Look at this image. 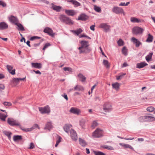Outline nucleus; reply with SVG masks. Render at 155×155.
<instances>
[{"label":"nucleus","mask_w":155,"mask_h":155,"mask_svg":"<svg viewBox=\"0 0 155 155\" xmlns=\"http://www.w3.org/2000/svg\"><path fill=\"white\" fill-rule=\"evenodd\" d=\"M148 37L146 40V41L149 43L152 42L153 39V36L150 34H148Z\"/></svg>","instance_id":"7c9ffc66"},{"label":"nucleus","mask_w":155,"mask_h":155,"mask_svg":"<svg viewBox=\"0 0 155 155\" xmlns=\"http://www.w3.org/2000/svg\"><path fill=\"white\" fill-rule=\"evenodd\" d=\"M13 140L14 141H17L22 139V136L21 135H15L13 137Z\"/></svg>","instance_id":"2f4dec72"},{"label":"nucleus","mask_w":155,"mask_h":155,"mask_svg":"<svg viewBox=\"0 0 155 155\" xmlns=\"http://www.w3.org/2000/svg\"><path fill=\"white\" fill-rule=\"evenodd\" d=\"M71 137L72 140L76 141L77 140L78 137L76 132L73 129L70 130Z\"/></svg>","instance_id":"9b49d317"},{"label":"nucleus","mask_w":155,"mask_h":155,"mask_svg":"<svg viewBox=\"0 0 155 155\" xmlns=\"http://www.w3.org/2000/svg\"><path fill=\"white\" fill-rule=\"evenodd\" d=\"M6 68L9 72L12 75L15 74V69H13V66L9 65H6Z\"/></svg>","instance_id":"f8f14e48"},{"label":"nucleus","mask_w":155,"mask_h":155,"mask_svg":"<svg viewBox=\"0 0 155 155\" xmlns=\"http://www.w3.org/2000/svg\"><path fill=\"white\" fill-rule=\"evenodd\" d=\"M98 125L97 123L95 121H93L91 127L93 128H94L95 127L97 126Z\"/></svg>","instance_id":"864d4df0"},{"label":"nucleus","mask_w":155,"mask_h":155,"mask_svg":"<svg viewBox=\"0 0 155 155\" xmlns=\"http://www.w3.org/2000/svg\"><path fill=\"white\" fill-rule=\"evenodd\" d=\"M120 144L124 147L125 148H129L133 150H134V148L130 145L128 144L120 143Z\"/></svg>","instance_id":"72a5a7b5"},{"label":"nucleus","mask_w":155,"mask_h":155,"mask_svg":"<svg viewBox=\"0 0 155 155\" xmlns=\"http://www.w3.org/2000/svg\"><path fill=\"white\" fill-rule=\"evenodd\" d=\"M0 5L2 6L3 7H5L6 6V3L2 1H0Z\"/></svg>","instance_id":"13d9d810"},{"label":"nucleus","mask_w":155,"mask_h":155,"mask_svg":"<svg viewBox=\"0 0 155 155\" xmlns=\"http://www.w3.org/2000/svg\"><path fill=\"white\" fill-rule=\"evenodd\" d=\"M122 52L123 54L124 55L126 56L127 55V49H126V47L125 46L123 47L122 50Z\"/></svg>","instance_id":"79ce46f5"},{"label":"nucleus","mask_w":155,"mask_h":155,"mask_svg":"<svg viewBox=\"0 0 155 155\" xmlns=\"http://www.w3.org/2000/svg\"><path fill=\"white\" fill-rule=\"evenodd\" d=\"M51 45V44L49 43H46L45 45L44 46L43 50H44L45 49L47 48L48 46H50Z\"/></svg>","instance_id":"6e6d98bb"},{"label":"nucleus","mask_w":155,"mask_h":155,"mask_svg":"<svg viewBox=\"0 0 155 155\" xmlns=\"http://www.w3.org/2000/svg\"><path fill=\"white\" fill-rule=\"evenodd\" d=\"M148 65L147 63L145 62H141L140 63H138L136 64V68L139 69L142 68L145 66Z\"/></svg>","instance_id":"f3484780"},{"label":"nucleus","mask_w":155,"mask_h":155,"mask_svg":"<svg viewBox=\"0 0 155 155\" xmlns=\"http://www.w3.org/2000/svg\"><path fill=\"white\" fill-rule=\"evenodd\" d=\"M154 108L153 107L150 106L148 107L147 109V110L149 112H151L153 111L154 110Z\"/></svg>","instance_id":"3c124183"},{"label":"nucleus","mask_w":155,"mask_h":155,"mask_svg":"<svg viewBox=\"0 0 155 155\" xmlns=\"http://www.w3.org/2000/svg\"><path fill=\"white\" fill-rule=\"evenodd\" d=\"M102 130L97 128L93 133V136L95 138H100L102 136Z\"/></svg>","instance_id":"39448f33"},{"label":"nucleus","mask_w":155,"mask_h":155,"mask_svg":"<svg viewBox=\"0 0 155 155\" xmlns=\"http://www.w3.org/2000/svg\"><path fill=\"white\" fill-rule=\"evenodd\" d=\"M131 40L134 44H135L136 47H139L140 45L142 44V43L134 37H132L131 38Z\"/></svg>","instance_id":"4468645a"},{"label":"nucleus","mask_w":155,"mask_h":155,"mask_svg":"<svg viewBox=\"0 0 155 155\" xmlns=\"http://www.w3.org/2000/svg\"><path fill=\"white\" fill-rule=\"evenodd\" d=\"M3 104L5 105L6 106H7L8 107H9L11 106L12 105V103L10 102H4L3 103Z\"/></svg>","instance_id":"603ef678"},{"label":"nucleus","mask_w":155,"mask_h":155,"mask_svg":"<svg viewBox=\"0 0 155 155\" xmlns=\"http://www.w3.org/2000/svg\"><path fill=\"white\" fill-rule=\"evenodd\" d=\"M52 126L51 122H48L45 125V129H47L50 130L52 128Z\"/></svg>","instance_id":"cd10ccee"},{"label":"nucleus","mask_w":155,"mask_h":155,"mask_svg":"<svg viewBox=\"0 0 155 155\" xmlns=\"http://www.w3.org/2000/svg\"><path fill=\"white\" fill-rule=\"evenodd\" d=\"M78 76L81 79V81L82 82H84L86 80V78L81 74H78Z\"/></svg>","instance_id":"4c0bfd02"},{"label":"nucleus","mask_w":155,"mask_h":155,"mask_svg":"<svg viewBox=\"0 0 155 155\" xmlns=\"http://www.w3.org/2000/svg\"><path fill=\"white\" fill-rule=\"evenodd\" d=\"M31 64L32 68L37 69H40L42 67V64L41 63H32Z\"/></svg>","instance_id":"2eb2a0df"},{"label":"nucleus","mask_w":155,"mask_h":155,"mask_svg":"<svg viewBox=\"0 0 155 155\" xmlns=\"http://www.w3.org/2000/svg\"><path fill=\"white\" fill-rule=\"evenodd\" d=\"M63 70L65 71H72V69L69 67H64L63 68Z\"/></svg>","instance_id":"4d7b16f0"},{"label":"nucleus","mask_w":155,"mask_h":155,"mask_svg":"<svg viewBox=\"0 0 155 155\" xmlns=\"http://www.w3.org/2000/svg\"><path fill=\"white\" fill-rule=\"evenodd\" d=\"M112 86L113 88L115 89L116 90H117L119 88L120 86V84L117 82H116L112 84Z\"/></svg>","instance_id":"e433bc0d"},{"label":"nucleus","mask_w":155,"mask_h":155,"mask_svg":"<svg viewBox=\"0 0 155 155\" xmlns=\"http://www.w3.org/2000/svg\"><path fill=\"white\" fill-rule=\"evenodd\" d=\"M74 90L78 91H83L84 90V88L81 85H76L74 88Z\"/></svg>","instance_id":"c756f323"},{"label":"nucleus","mask_w":155,"mask_h":155,"mask_svg":"<svg viewBox=\"0 0 155 155\" xmlns=\"http://www.w3.org/2000/svg\"><path fill=\"white\" fill-rule=\"evenodd\" d=\"M80 125L81 127L82 128L84 129L85 123L82 121H80Z\"/></svg>","instance_id":"bf43d9fd"},{"label":"nucleus","mask_w":155,"mask_h":155,"mask_svg":"<svg viewBox=\"0 0 155 155\" xmlns=\"http://www.w3.org/2000/svg\"><path fill=\"white\" fill-rule=\"evenodd\" d=\"M41 37H38L37 36H34L31 37V38L29 39L31 41H33L36 39H39L41 38Z\"/></svg>","instance_id":"8fccbe9b"},{"label":"nucleus","mask_w":155,"mask_h":155,"mask_svg":"<svg viewBox=\"0 0 155 155\" xmlns=\"http://www.w3.org/2000/svg\"><path fill=\"white\" fill-rule=\"evenodd\" d=\"M84 48L85 49V50L86 51V53H88L91 50L90 48H89L88 47H86V48Z\"/></svg>","instance_id":"e2e57ef3"},{"label":"nucleus","mask_w":155,"mask_h":155,"mask_svg":"<svg viewBox=\"0 0 155 155\" xmlns=\"http://www.w3.org/2000/svg\"><path fill=\"white\" fill-rule=\"evenodd\" d=\"M58 139L57 140L56 143H59L61 141V139H62L61 137L60 136H58Z\"/></svg>","instance_id":"0e129e2a"},{"label":"nucleus","mask_w":155,"mask_h":155,"mask_svg":"<svg viewBox=\"0 0 155 155\" xmlns=\"http://www.w3.org/2000/svg\"><path fill=\"white\" fill-rule=\"evenodd\" d=\"M117 43L119 46H123L124 44V41L121 39H119L117 41Z\"/></svg>","instance_id":"c03bdc74"},{"label":"nucleus","mask_w":155,"mask_h":155,"mask_svg":"<svg viewBox=\"0 0 155 155\" xmlns=\"http://www.w3.org/2000/svg\"><path fill=\"white\" fill-rule=\"evenodd\" d=\"M32 72H34L36 74H38L41 75V72L39 70H37L35 71V70H33L32 71Z\"/></svg>","instance_id":"69168bd1"},{"label":"nucleus","mask_w":155,"mask_h":155,"mask_svg":"<svg viewBox=\"0 0 155 155\" xmlns=\"http://www.w3.org/2000/svg\"><path fill=\"white\" fill-rule=\"evenodd\" d=\"M38 128L39 129H40L38 124H35L33 125V126H32V127L29 128V130H30V131L32 130H33V129H34L36 128Z\"/></svg>","instance_id":"09e8293b"},{"label":"nucleus","mask_w":155,"mask_h":155,"mask_svg":"<svg viewBox=\"0 0 155 155\" xmlns=\"http://www.w3.org/2000/svg\"><path fill=\"white\" fill-rule=\"evenodd\" d=\"M3 134L7 136L8 138V139L10 140L11 139V135L12 134V132L10 131H3Z\"/></svg>","instance_id":"bb28decb"},{"label":"nucleus","mask_w":155,"mask_h":155,"mask_svg":"<svg viewBox=\"0 0 155 155\" xmlns=\"http://www.w3.org/2000/svg\"><path fill=\"white\" fill-rule=\"evenodd\" d=\"M5 113H6V114L0 113V119L3 121H5L6 117L7 116L6 112H5Z\"/></svg>","instance_id":"58836bf2"},{"label":"nucleus","mask_w":155,"mask_h":155,"mask_svg":"<svg viewBox=\"0 0 155 155\" xmlns=\"http://www.w3.org/2000/svg\"><path fill=\"white\" fill-rule=\"evenodd\" d=\"M62 8L61 6L53 5L52 6L53 9L56 11L57 12H60Z\"/></svg>","instance_id":"b1692460"},{"label":"nucleus","mask_w":155,"mask_h":155,"mask_svg":"<svg viewBox=\"0 0 155 155\" xmlns=\"http://www.w3.org/2000/svg\"><path fill=\"white\" fill-rule=\"evenodd\" d=\"M35 148V145L33 143H30V146L28 148L30 149H34Z\"/></svg>","instance_id":"052dcab7"},{"label":"nucleus","mask_w":155,"mask_h":155,"mask_svg":"<svg viewBox=\"0 0 155 155\" xmlns=\"http://www.w3.org/2000/svg\"><path fill=\"white\" fill-rule=\"evenodd\" d=\"M43 31L46 33L47 34L53 37L54 36V34L53 33V30L48 27H46L44 30Z\"/></svg>","instance_id":"6e6552de"},{"label":"nucleus","mask_w":155,"mask_h":155,"mask_svg":"<svg viewBox=\"0 0 155 155\" xmlns=\"http://www.w3.org/2000/svg\"><path fill=\"white\" fill-rule=\"evenodd\" d=\"M146 116L140 117L139 119V120L140 122L146 121Z\"/></svg>","instance_id":"37998d69"},{"label":"nucleus","mask_w":155,"mask_h":155,"mask_svg":"<svg viewBox=\"0 0 155 155\" xmlns=\"http://www.w3.org/2000/svg\"><path fill=\"white\" fill-rule=\"evenodd\" d=\"M95 25H92L90 26V28L91 30L94 31L95 30Z\"/></svg>","instance_id":"338daca9"},{"label":"nucleus","mask_w":155,"mask_h":155,"mask_svg":"<svg viewBox=\"0 0 155 155\" xmlns=\"http://www.w3.org/2000/svg\"><path fill=\"white\" fill-rule=\"evenodd\" d=\"M7 122L10 125L12 126H20V124L16 120L8 118Z\"/></svg>","instance_id":"423d86ee"},{"label":"nucleus","mask_w":155,"mask_h":155,"mask_svg":"<svg viewBox=\"0 0 155 155\" xmlns=\"http://www.w3.org/2000/svg\"><path fill=\"white\" fill-rule=\"evenodd\" d=\"M143 31L142 28L137 26L134 27L132 29L133 34L136 35L142 34Z\"/></svg>","instance_id":"20e7f679"},{"label":"nucleus","mask_w":155,"mask_h":155,"mask_svg":"<svg viewBox=\"0 0 155 155\" xmlns=\"http://www.w3.org/2000/svg\"><path fill=\"white\" fill-rule=\"evenodd\" d=\"M5 88V87L4 85L3 84H0V91H2V90H3Z\"/></svg>","instance_id":"680f3d73"},{"label":"nucleus","mask_w":155,"mask_h":155,"mask_svg":"<svg viewBox=\"0 0 155 155\" xmlns=\"http://www.w3.org/2000/svg\"><path fill=\"white\" fill-rule=\"evenodd\" d=\"M71 31L74 33L76 34L77 35H78L82 32L83 30L81 28H79V29L76 30H72Z\"/></svg>","instance_id":"473e14b6"},{"label":"nucleus","mask_w":155,"mask_h":155,"mask_svg":"<svg viewBox=\"0 0 155 155\" xmlns=\"http://www.w3.org/2000/svg\"><path fill=\"white\" fill-rule=\"evenodd\" d=\"M38 109L41 114H48L51 111L50 108L48 105L44 107H38Z\"/></svg>","instance_id":"7ed1b4c3"},{"label":"nucleus","mask_w":155,"mask_h":155,"mask_svg":"<svg viewBox=\"0 0 155 155\" xmlns=\"http://www.w3.org/2000/svg\"><path fill=\"white\" fill-rule=\"evenodd\" d=\"M79 142L80 144L83 147H85L87 144V143L84 139L81 138H79Z\"/></svg>","instance_id":"393cba45"},{"label":"nucleus","mask_w":155,"mask_h":155,"mask_svg":"<svg viewBox=\"0 0 155 155\" xmlns=\"http://www.w3.org/2000/svg\"><path fill=\"white\" fill-rule=\"evenodd\" d=\"M103 64L107 68H109L110 65L108 61L107 60H104Z\"/></svg>","instance_id":"49530a36"},{"label":"nucleus","mask_w":155,"mask_h":155,"mask_svg":"<svg viewBox=\"0 0 155 155\" xmlns=\"http://www.w3.org/2000/svg\"><path fill=\"white\" fill-rule=\"evenodd\" d=\"M59 19L61 22L66 25H73L74 23V22L72 20L65 15H61L59 17Z\"/></svg>","instance_id":"f257e3e1"},{"label":"nucleus","mask_w":155,"mask_h":155,"mask_svg":"<svg viewBox=\"0 0 155 155\" xmlns=\"http://www.w3.org/2000/svg\"><path fill=\"white\" fill-rule=\"evenodd\" d=\"M8 25L5 22H0V30H3L8 28Z\"/></svg>","instance_id":"a211bd4d"},{"label":"nucleus","mask_w":155,"mask_h":155,"mask_svg":"<svg viewBox=\"0 0 155 155\" xmlns=\"http://www.w3.org/2000/svg\"><path fill=\"white\" fill-rule=\"evenodd\" d=\"M8 18L9 21L15 25L16 23L18 22V20L16 16H14L12 15L8 17Z\"/></svg>","instance_id":"9d476101"},{"label":"nucleus","mask_w":155,"mask_h":155,"mask_svg":"<svg viewBox=\"0 0 155 155\" xmlns=\"http://www.w3.org/2000/svg\"><path fill=\"white\" fill-rule=\"evenodd\" d=\"M65 12V13L69 16H73L75 14L74 11L73 10L66 9Z\"/></svg>","instance_id":"412c9836"},{"label":"nucleus","mask_w":155,"mask_h":155,"mask_svg":"<svg viewBox=\"0 0 155 155\" xmlns=\"http://www.w3.org/2000/svg\"><path fill=\"white\" fill-rule=\"evenodd\" d=\"M62 96H63L64 98H65L67 101L68 100V97L67 94H64V95H62Z\"/></svg>","instance_id":"774afa93"},{"label":"nucleus","mask_w":155,"mask_h":155,"mask_svg":"<svg viewBox=\"0 0 155 155\" xmlns=\"http://www.w3.org/2000/svg\"><path fill=\"white\" fill-rule=\"evenodd\" d=\"M103 110L105 112H110L112 110L111 104L108 103H106L103 106Z\"/></svg>","instance_id":"0eeeda50"},{"label":"nucleus","mask_w":155,"mask_h":155,"mask_svg":"<svg viewBox=\"0 0 155 155\" xmlns=\"http://www.w3.org/2000/svg\"><path fill=\"white\" fill-rule=\"evenodd\" d=\"M88 41H82L80 42L81 45L84 48H86L89 46V45L88 44Z\"/></svg>","instance_id":"5701e85b"},{"label":"nucleus","mask_w":155,"mask_h":155,"mask_svg":"<svg viewBox=\"0 0 155 155\" xmlns=\"http://www.w3.org/2000/svg\"><path fill=\"white\" fill-rule=\"evenodd\" d=\"M103 148L107 149L109 150H114L113 147L111 146L107 145H104L102 146Z\"/></svg>","instance_id":"a19ab883"},{"label":"nucleus","mask_w":155,"mask_h":155,"mask_svg":"<svg viewBox=\"0 0 155 155\" xmlns=\"http://www.w3.org/2000/svg\"><path fill=\"white\" fill-rule=\"evenodd\" d=\"M19 126L20 129H21L22 130L26 132L30 131L29 128H25L24 127H22L20 124V126Z\"/></svg>","instance_id":"de8ad7c7"},{"label":"nucleus","mask_w":155,"mask_h":155,"mask_svg":"<svg viewBox=\"0 0 155 155\" xmlns=\"http://www.w3.org/2000/svg\"><path fill=\"white\" fill-rule=\"evenodd\" d=\"M70 2L74 5L75 7H78L81 5V4L76 0H71L70 1Z\"/></svg>","instance_id":"c9c22d12"},{"label":"nucleus","mask_w":155,"mask_h":155,"mask_svg":"<svg viewBox=\"0 0 155 155\" xmlns=\"http://www.w3.org/2000/svg\"><path fill=\"white\" fill-rule=\"evenodd\" d=\"M15 25L17 26L16 28L18 30L22 31L25 30L24 26L20 23L18 22L17 23L15 24Z\"/></svg>","instance_id":"6ab92c4d"},{"label":"nucleus","mask_w":155,"mask_h":155,"mask_svg":"<svg viewBox=\"0 0 155 155\" xmlns=\"http://www.w3.org/2000/svg\"><path fill=\"white\" fill-rule=\"evenodd\" d=\"M20 81L19 78H13L11 82L13 84H18Z\"/></svg>","instance_id":"ea45409f"},{"label":"nucleus","mask_w":155,"mask_h":155,"mask_svg":"<svg viewBox=\"0 0 155 155\" xmlns=\"http://www.w3.org/2000/svg\"><path fill=\"white\" fill-rule=\"evenodd\" d=\"M88 18V16L85 13H82L78 17L77 20L85 21L87 20Z\"/></svg>","instance_id":"ddd939ff"},{"label":"nucleus","mask_w":155,"mask_h":155,"mask_svg":"<svg viewBox=\"0 0 155 155\" xmlns=\"http://www.w3.org/2000/svg\"><path fill=\"white\" fill-rule=\"evenodd\" d=\"M99 27L104 29L105 32H108L110 29V27L106 23H102L100 25Z\"/></svg>","instance_id":"1a4fd4ad"},{"label":"nucleus","mask_w":155,"mask_h":155,"mask_svg":"<svg viewBox=\"0 0 155 155\" xmlns=\"http://www.w3.org/2000/svg\"><path fill=\"white\" fill-rule=\"evenodd\" d=\"M112 11L116 14H123L125 15V12L122 8L118 6H114L112 9Z\"/></svg>","instance_id":"f03ea898"},{"label":"nucleus","mask_w":155,"mask_h":155,"mask_svg":"<svg viewBox=\"0 0 155 155\" xmlns=\"http://www.w3.org/2000/svg\"><path fill=\"white\" fill-rule=\"evenodd\" d=\"M130 21L134 23H140L141 22L140 19H138L135 17H131L130 18Z\"/></svg>","instance_id":"a878e982"},{"label":"nucleus","mask_w":155,"mask_h":155,"mask_svg":"<svg viewBox=\"0 0 155 155\" xmlns=\"http://www.w3.org/2000/svg\"><path fill=\"white\" fill-rule=\"evenodd\" d=\"M153 54V52H150L148 55L146 56L145 58L147 61L149 62L151 60Z\"/></svg>","instance_id":"c85d7f7f"},{"label":"nucleus","mask_w":155,"mask_h":155,"mask_svg":"<svg viewBox=\"0 0 155 155\" xmlns=\"http://www.w3.org/2000/svg\"><path fill=\"white\" fill-rule=\"evenodd\" d=\"M69 112L73 114H78L80 112V110L79 109L72 107L71 108Z\"/></svg>","instance_id":"dca6fc26"},{"label":"nucleus","mask_w":155,"mask_h":155,"mask_svg":"<svg viewBox=\"0 0 155 155\" xmlns=\"http://www.w3.org/2000/svg\"><path fill=\"white\" fill-rule=\"evenodd\" d=\"M146 121H153L155 120V118L153 117L150 116H146Z\"/></svg>","instance_id":"f704fd0d"},{"label":"nucleus","mask_w":155,"mask_h":155,"mask_svg":"<svg viewBox=\"0 0 155 155\" xmlns=\"http://www.w3.org/2000/svg\"><path fill=\"white\" fill-rule=\"evenodd\" d=\"M126 74L125 73H123V74H121L118 76L117 77V80H119L124 75H125Z\"/></svg>","instance_id":"5fc2aeb1"},{"label":"nucleus","mask_w":155,"mask_h":155,"mask_svg":"<svg viewBox=\"0 0 155 155\" xmlns=\"http://www.w3.org/2000/svg\"><path fill=\"white\" fill-rule=\"evenodd\" d=\"M92 153H94L95 155H105L104 153L98 150H92Z\"/></svg>","instance_id":"4be33fe9"},{"label":"nucleus","mask_w":155,"mask_h":155,"mask_svg":"<svg viewBox=\"0 0 155 155\" xmlns=\"http://www.w3.org/2000/svg\"><path fill=\"white\" fill-rule=\"evenodd\" d=\"M72 125L70 124H66L63 127V129L67 133H68L70 131V128L71 127Z\"/></svg>","instance_id":"aec40b11"},{"label":"nucleus","mask_w":155,"mask_h":155,"mask_svg":"<svg viewBox=\"0 0 155 155\" xmlns=\"http://www.w3.org/2000/svg\"><path fill=\"white\" fill-rule=\"evenodd\" d=\"M94 10L97 12H100L101 11V9L100 7L96 6V5H94Z\"/></svg>","instance_id":"a18cd8bd"}]
</instances>
